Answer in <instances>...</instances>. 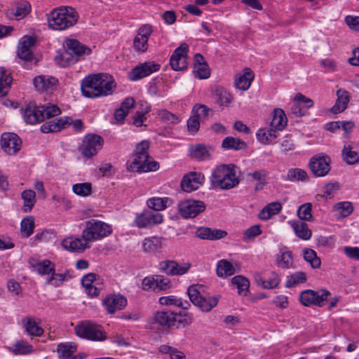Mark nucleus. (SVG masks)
Instances as JSON below:
<instances>
[{
  "label": "nucleus",
  "mask_w": 359,
  "mask_h": 359,
  "mask_svg": "<svg viewBox=\"0 0 359 359\" xmlns=\"http://www.w3.org/2000/svg\"><path fill=\"white\" fill-rule=\"evenodd\" d=\"M330 292L327 290L316 292L312 290H306L300 294L299 300L306 306L316 305L322 306L323 302L327 299Z\"/></svg>",
  "instance_id": "nucleus-8"
},
{
  "label": "nucleus",
  "mask_w": 359,
  "mask_h": 359,
  "mask_svg": "<svg viewBox=\"0 0 359 359\" xmlns=\"http://www.w3.org/2000/svg\"><path fill=\"white\" fill-rule=\"evenodd\" d=\"M254 78V72L250 68L246 67L242 73H238L235 76V86L239 90H247L250 87Z\"/></svg>",
  "instance_id": "nucleus-23"
},
{
  "label": "nucleus",
  "mask_w": 359,
  "mask_h": 359,
  "mask_svg": "<svg viewBox=\"0 0 359 359\" xmlns=\"http://www.w3.org/2000/svg\"><path fill=\"white\" fill-rule=\"evenodd\" d=\"M34 228V219L32 216H27L22 219L20 223V229L26 237L33 233Z\"/></svg>",
  "instance_id": "nucleus-58"
},
{
  "label": "nucleus",
  "mask_w": 359,
  "mask_h": 359,
  "mask_svg": "<svg viewBox=\"0 0 359 359\" xmlns=\"http://www.w3.org/2000/svg\"><path fill=\"white\" fill-rule=\"evenodd\" d=\"M152 33V27L149 25H143L138 28L133 39V48L138 53L147 52L149 48L148 40Z\"/></svg>",
  "instance_id": "nucleus-9"
},
{
  "label": "nucleus",
  "mask_w": 359,
  "mask_h": 359,
  "mask_svg": "<svg viewBox=\"0 0 359 359\" xmlns=\"http://www.w3.org/2000/svg\"><path fill=\"white\" fill-rule=\"evenodd\" d=\"M21 143V140L15 133H7L1 135V148L8 154H15L20 149Z\"/></svg>",
  "instance_id": "nucleus-19"
},
{
  "label": "nucleus",
  "mask_w": 359,
  "mask_h": 359,
  "mask_svg": "<svg viewBox=\"0 0 359 359\" xmlns=\"http://www.w3.org/2000/svg\"><path fill=\"white\" fill-rule=\"evenodd\" d=\"M173 203L171 198L168 197L158 198L154 197L149 198L147 202V206L156 211H161L165 210L168 206Z\"/></svg>",
  "instance_id": "nucleus-37"
},
{
  "label": "nucleus",
  "mask_w": 359,
  "mask_h": 359,
  "mask_svg": "<svg viewBox=\"0 0 359 359\" xmlns=\"http://www.w3.org/2000/svg\"><path fill=\"white\" fill-rule=\"evenodd\" d=\"M216 271L219 277L226 278L234 274L236 270L229 261L221 259L217 262Z\"/></svg>",
  "instance_id": "nucleus-41"
},
{
  "label": "nucleus",
  "mask_w": 359,
  "mask_h": 359,
  "mask_svg": "<svg viewBox=\"0 0 359 359\" xmlns=\"http://www.w3.org/2000/svg\"><path fill=\"white\" fill-rule=\"evenodd\" d=\"M172 287L170 280L162 275H155L154 292H164Z\"/></svg>",
  "instance_id": "nucleus-51"
},
{
  "label": "nucleus",
  "mask_w": 359,
  "mask_h": 359,
  "mask_svg": "<svg viewBox=\"0 0 359 359\" xmlns=\"http://www.w3.org/2000/svg\"><path fill=\"white\" fill-rule=\"evenodd\" d=\"M174 327L177 328L184 327L192 323L193 318L189 313H175Z\"/></svg>",
  "instance_id": "nucleus-57"
},
{
  "label": "nucleus",
  "mask_w": 359,
  "mask_h": 359,
  "mask_svg": "<svg viewBox=\"0 0 359 359\" xmlns=\"http://www.w3.org/2000/svg\"><path fill=\"white\" fill-rule=\"evenodd\" d=\"M334 211L337 212L341 217H346L350 215L353 208L352 203L348 201H343L337 203L333 207Z\"/></svg>",
  "instance_id": "nucleus-53"
},
{
  "label": "nucleus",
  "mask_w": 359,
  "mask_h": 359,
  "mask_svg": "<svg viewBox=\"0 0 359 359\" xmlns=\"http://www.w3.org/2000/svg\"><path fill=\"white\" fill-rule=\"evenodd\" d=\"M163 222V215L159 212L144 211L137 214L133 222V225L140 229L149 228L158 225Z\"/></svg>",
  "instance_id": "nucleus-11"
},
{
  "label": "nucleus",
  "mask_w": 359,
  "mask_h": 359,
  "mask_svg": "<svg viewBox=\"0 0 359 359\" xmlns=\"http://www.w3.org/2000/svg\"><path fill=\"white\" fill-rule=\"evenodd\" d=\"M308 178L306 172L301 168H290L285 180L290 182L306 181Z\"/></svg>",
  "instance_id": "nucleus-47"
},
{
  "label": "nucleus",
  "mask_w": 359,
  "mask_h": 359,
  "mask_svg": "<svg viewBox=\"0 0 359 359\" xmlns=\"http://www.w3.org/2000/svg\"><path fill=\"white\" fill-rule=\"evenodd\" d=\"M163 238L158 236H151L144 238L142 247L147 252H155L162 248Z\"/></svg>",
  "instance_id": "nucleus-38"
},
{
  "label": "nucleus",
  "mask_w": 359,
  "mask_h": 359,
  "mask_svg": "<svg viewBox=\"0 0 359 359\" xmlns=\"http://www.w3.org/2000/svg\"><path fill=\"white\" fill-rule=\"evenodd\" d=\"M190 153L193 158L199 161L207 160L210 158V153L207 147L203 144L190 147Z\"/></svg>",
  "instance_id": "nucleus-48"
},
{
  "label": "nucleus",
  "mask_w": 359,
  "mask_h": 359,
  "mask_svg": "<svg viewBox=\"0 0 359 359\" xmlns=\"http://www.w3.org/2000/svg\"><path fill=\"white\" fill-rule=\"evenodd\" d=\"M225 149L242 150L247 147L246 143L238 138L226 137L222 144Z\"/></svg>",
  "instance_id": "nucleus-42"
},
{
  "label": "nucleus",
  "mask_w": 359,
  "mask_h": 359,
  "mask_svg": "<svg viewBox=\"0 0 359 359\" xmlns=\"http://www.w3.org/2000/svg\"><path fill=\"white\" fill-rule=\"evenodd\" d=\"M278 132L271 126L269 128H261L256 133L257 140L262 144H269L275 142Z\"/></svg>",
  "instance_id": "nucleus-31"
},
{
  "label": "nucleus",
  "mask_w": 359,
  "mask_h": 359,
  "mask_svg": "<svg viewBox=\"0 0 359 359\" xmlns=\"http://www.w3.org/2000/svg\"><path fill=\"white\" fill-rule=\"evenodd\" d=\"M218 304V299L216 297H202L196 306L205 312L210 311Z\"/></svg>",
  "instance_id": "nucleus-50"
},
{
  "label": "nucleus",
  "mask_w": 359,
  "mask_h": 359,
  "mask_svg": "<svg viewBox=\"0 0 359 359\" xmlns=\"http://www.w3.org/2000/svg\"><path fill=\"white\" fill-rule=\"evenodd\" d=\"M340 188L339 183H328L323 187V193L321 195L324 198H332L334 196Z\"/></svg>",
  "instance_id": "nucleus-64"
},
{
  "label": "nucleus",
  "mask_w": 359,
  "mask_h": 359,
  "mask_svg": "<svg viewBox=\"0 0 359 359\" xmlns=\"http://www.w3.org/2000/svg\"><path fill=\"white\" fill-rule=\"evenodd\" d=\"M57 79L51 76L41 75L33 79L34 87L40 92L53 90L57 85Z\"/></svg>",
  "instance_id": "nucleus-24"
},
{
  "label": "nucleus",
  "mask_w": 359,
  "mask_h": 359,
  "mask_svg": "<svg viewBox=\"0 0 359 359\" xmlns=\"http://www.w3.org/2000/svg\"><path fill=\"white\" fill-rule=\"evenodd\" d=\"M31 266L41 276L47 278L55 271V264L49 259L34 260L30 262Z\"/></svg>",
  "instance_id": "nucleus-30"
},
{
  "label": "nucleus",
  "mask_w": 359,
  "mask_h": 359,
  "mask_svg": "<svg viewBox=\"0 0 359 359\" xmlns=\"http://www.w3.org/2000/svg\"><path fill=\"white\" fill-rule=\"evenodd\" d=\"M293 263L292 253L284 252L277 258L276 264L282 269H290Z\"/></svg>",
  "instance_id": "nucleus-60"
},
{
  "label": "nucleus",
  "mask_w": 359,
  "mask_h": 359,
  "mask_svg": "<svg viewBox=\"0 0 359 359\" xmlns=\"http://www.w3.org/2000/svg\"><path fill=\"white\" fill-rule=\"evenodd\" d=\"M210 111L211 109L204 104H196L192 109V114L198 120L202 121L208 116Z\"/></svg>",
  "instance_id": "nucleus-63"
},
{
  "label": "nucleus",
  "mask_w": 359,
  "mask_h": 359,
  "mask_svg": "<svg viewBox=\"0 0 359 359\" xmlns=\"http://www.w3.org/2000/svg\"><path fill=\"white\" fill-rule=\"evenodd\" d=\"M23 118L27 123L35 124L44 121V114L41 113L40 106L29 104L23 111Z\"/></svg>",
  "instance_id": "nucleus-22"
},
{
  "label": "nucleus",
  "mask_w": 359,
  "mask_h": 359,
  "mask_svg": "<svg viewBox=\"0 0 359 359\" xmlns=\"http://www.w3.org/2000/svg\"><path fill=\"white\" fill-rule=\"evenodd\" d=\"M81 92L84 97L88 98L98 97V74L89 75L82 80Z\"/></svg>",
  "instance_id": "nucleus-17"
},
{
  "label": "nucleus",
  "mask_w": 359,
  "mask_h": 359,
  "mask_svg": "<svg viewBox=\"0 0 359 359\" xmlns=\"http://www.w3.org/2000/svg\"><path fill=\"white\" fill-rule=\"evenodd\" d=\"M27 333L32 337H40L43 334V329L40 326L41 320L34 317H27L22 320Z\"/></svg>",
  "instance_id": "nucleus-25"
},
{
  "label": "nucleus",
  "mask_w": 359,
  "mask_h": 359,
  "mask_svg": "<svg viewBox=\"0 0 359 359\" xmlns=\"http://www.w3.org/2000/svg\"><path fill=\"white\" fill-rule=\"evenodd\" d=\"M12 351L15 355H25L33 352V348L27 341L21 340L13 345Z\"/></svg>",
  "instance_id": "nucleus-55"
},
{
  "label": "nucleus",
  "mask_w": 359,
  "mask_h": 359,
  "mask_svg": "<svg viewBox=\"0 0 359 359\" xmlns=\"http://www.w3.org/2000/svg\"><path fill=\"white\" fill-rule=\"evenodd\" d=\"M61 245L64 249L71 252L81 253L87 248H90V245L85 238H81L71 236L62 240Z\"/></svg>",
  "instance_id": "nucleus-16"
},
{
  "label": "nucleus",
  "mask_w": 359,
  "mask_h": 359,
  "mask_svg": "<svg viewBox=\"0 0 359 359\" xmlns=\"http://www.w3.org/2000/svg\"><path fill=\"white\" fill-rule=\"evenodd\" d=\"M210 181L214 189L222 190L232 189L239 183L235 172L227 165L216 167L211 174Z\"/></svg>",
  "instance_id": "nucleus-3"
},
{
  "label": "nucleus",
  "mask_w": 359,
  "mask_h": 359,
  "mask_svg": "<svg viewBox=\"0 0 359 359\" xmlns=\"http://www.w3.org/2000/svg\"><path fill=\"white\" fill-rule=\"evenodd\" d=\"M231 284L236 287L241 295L245 296L248 292L250 282L243 276H236L231 279Z\"/></svg>",
  "instance_id": "nucleus-43"
},
{
  "label": "nucleus",
  "mask_w": 359,
  "mask_h": 359,
  "mask_svg": "<svg viewBox=\"0 0 359 359\" xmlns=\"http://www.w3.org/2000/svg\"><path fill=\"white\" fill-rule=\"evenodd\" d=\"M195 63L193 73L198 79H206L210 77V72L208 65L203 62V56L197 53L195 55Z\"/></svg>",
  "instance_id": "nucleus-29"
},
{
  "label": "nucleus",
  "mask_w": 359,
  "mask_h": 359,
  "mask_svg": "<svg viewBox=\"0 0 359 359\" xmlns=\"http://www.w3.org/2000/svg\"><path fill=\"white\" fill-rule=\"evenodd\" d=\"M98 97L111 95L116 88V83L114 78L107 74H98Z\"/></svg>",
  "instance_id": "nucleus-21"
},
{
  "label": "nucleus",
  "mask_w": 359,
  "mask_h": 359,
  "mask_svg": "<svg viewBox=\"0 0 359 359\" xmlns=\"http://www.w3.org/2000/svg\"><path fill=\"white\" fill-rule=\"evenodd\" d=\"M78 19L77 12L72 7L60 6L47 14L48 26L53 30H65L74 26Z\"/></svg>",
  "instance_id": "nucleus-1"
},
{
  "label": "nucleus",
  "mask_w": 359,
  "mask_h": 359,
  "mask_svg": "<svg viewBox=\"0 0 359 359\" xmlns=\"http://www.w3.org/2000/svg\"><path fill=\"white\" fill-rule=\"evenodd\" d=\"M72 191L77 196L86 197L92 193V184L89 182L77 183L72 186Z\"/></svg>",
  "instance_id": "nucleus-54"
},
{
  "label": "nucleus",
  "mask_w": 359,
  "mask_h": 359,
  "mask_svg": "<svg viewBox=\"0 0 359 359\" xmlns=\"http://www.w3.org/2000/svg\"><path fill=\"white\" fill-rule=\"evenodd\" d=\"M187 53L188 45L186 43L175 50L170 59V65L173 70L182 71L187 67Z\"/></svg>",
  "instance_id": "nucleus-13"
},
{
  "label": "nucleus",
  "mask_w": 359,
  "mask_h": 359,
  "mask_svg": "<svg viewBox=\"0 0 359 359\" xmlns=\"http://www.w3.org/2000/svg\"><path fill=\"white\" fill-rule=\"evenodd\" d=\"M303 255L305 261L309 263L312 268L318 269L320 266V259L317 256L316 252L313 250L304 248L303 250Z\"/></svg>",
  "instance_id": "nucleus-49"
},
{
  "label": "nucleus",
  "mask_w": 359,
  "mask_h": 359,
  "mask_svg": "<svg viewBox=\"0 0 359 359\" xmlns=\"http://www.w3.org/2000/svg\"><path fill=\"white\" fill-rule=\"evenodd\" d=\"M76 351L77 346L72 342L61 343L57 348L59 357L62 359H83L81 355H74Z\"/></svg>",
  "instance_id": "nucleus-26"
},
{
  "label": "nucleus",
  "mask_w": 359,
  "mask_h": 359,
  "mask_svg": "<svg viewBox=\"0 0 359 359\" xmlns=\"http://www.w3.org/2000/svg\"><path fill=\"white\" fill-rule=\"evenodd\" d=\"M205 205L203 202L194 200H186L178 204V210L183 218H194L203 212Z\"/></svg>",
  "instance_id": "nucleus-10"
},
{
  "label": "nucleus",
  "mask_w": 359,
  "mask_h": 359,
  "mask_svg": "<svg viewBox=\"0 0 359 359\" xmlns=\"http://www.w3.org/2000/svg\"><path fill=\"white\" fill-rule=\"evenodd\" d=\"M337 100L332 108V111L338 114L344 111L348 106L350 101L349 93L347 90L340 88L336 93Z\"/></svg>",
  "instance_id": "nucleus-32"
},
{
  "label": "nucleus",
  "mask_w": 359,
  "mask_h": 359,
  "mask_svg": "<svg viewBox=\"0 0 359 359\" xmlns=\"http://www.w3.org/2000/svg\"><path fill=\"white\" fill-rule=\"evenodd\" d=\"M158 303L161 305H172L183 309H187L186 305H189L187 302H184L182 299L174 295L161 297L158 299Z\"/></svg>",
  "instance_id": "nucleus-45"
},
{
  "label": "nucleus",
  "mask_w": 359,
  "mask_h": 359,
  "mask_svg": "<svg viewBox=\"0 0 359 359\" xmlns=\"http://www.w3.org/2000/svg\"><path fill=\"white\" fill-rule=\"evenodd\" d=\"M103 139L97 135H86L80 147L81 154L85 158H91L95 156L103 145Z\"/></svg>",
  "instance_id": "nucleus-7"
},
{
  "label": "nucleus",
  "mask_w": 359,
  "mask_h": 359,
  "mask_svg": "<svg viewBox=\"0 0 359 359\" xmlns=\"http://www.w3.org/2000/svg\"><path fill=\"white\" fill-rule=\"evenodd\" d=\"M287 118L282 109L276 108L273 111V118L270 126L278 132L283 130L287 126Z\"/></svg>",
  "instance_id": "nucleus-36"
},
{
  "label": "nucleus",
  "mask_w": 359,
  "mask_h": 359,
  "mask_svg": "<svg viewBox=\"0 0 359 359\" xmlns=\"http://www.w3.org/2000/svg\"><path fill=\"white\" fill-rule=\"evenodd\" d=\"M64 48L60 57L56 58L57 62L63 67L74 64L80 57L88 55L92 52L89 47L73 39H67Z\"/></svg>",
  "instance_id": "nucleus-2"
},
{
  "label": "nucleus",
  "mask_w": 359,
  "mask_h": 359,
  "mask_svg": "<svg viewBox=\"0 0 359 359\" xmlns=\"http://www.w3.org/2000/svg\"><path fill=\"white\" fill-rule=\"evenodd\" d=\"M341 153L343 158L346 163L353 165L359 162V153L353 150L351 145H344Z\"/></svg>",
  "instance_id": "nucleus-46"
},
{
  "label": "nucleus",
  "mask_w": 359,
  "mask_h": 359,
  "mask_svg": "<svg viewBox=\"0 0 359 359\" xmlns=\"http://www.w3.org/2000/svg\"><path fill=\"white\" fill-rule=\"evenodd\" d=\"M31 11V5L27 1L17 2L8 10L10 14L15 17L17 20H21L27 16Z\"/></svg>",
  "instance_id": "nucleus-35"
},
{
  "label": "nucleus",
  "mask_w": 359,
  "mask_h": 359,
  "mask_svg": "<svg viewBox=\"0 0 359 359\" xmlns=\"http://www.w3.org/2000/svg\"><path fill=\"white\" fill-rule=\"evenodd\" d=\"M41 111L42 114H44V119L46 118H50L54 116H58L60 114L61 111L60 109L53 104H46L40 106Z\"/></svg>",
  "instance_id": "nucleus-59"
},
{
  "label": "nucleus",
  "mask_w": 359,
  "mask_h": 359,
  "mask_svg": "<svg viewBox=\"0 0 359 359\" xmlns=\"http://www.w3.org/2000/svg\"><path fill=\"white\" fill-rule=\"evenodd\" d=\"M67 277L66 273H56L55 271L46 278V284L59 287L67 280Z\"/></svg>",
  "instance_id": "nucleus-61"
},
{
  "label": "nucleus",
  "mask_w": 359,
  "mask_h": 359,
  "mask_svg": "<svg viewBox=\"0 0 359 359\" xmlns=\"http://www.w3.org/2000/svg\"><path fill=\"white\" fill-rule=\"evenodd\" d=\"M175 313L170 311H157L154 316V323L163 329L174 327Z\"/></svg>",
  "instance_id": "nucleus-27"
},
{
  "label": "nucleus",
  "mask_w": 359,
  "mask_h": 359,
  "mask_svg": "<svg viewBox=\"0 0 359 359\" xmlns=\"http://www.w3.org/2000/svg\"><path fill=\"white\" fill-rule=\"evenodd\" d=\"M112 226L102 221L90 219L86 222L85 228L82 231V238H85L89 244L100 241L112 233Z\"/></svg>",
  "instance_id": "nucleus-4"
},
{
  "label": "nucleus",
  "mask_w": 359,
  "mask_h": 359,
  "mask_svg": "<svg viewBox=\"0 0 359 359\" xmlns=\"http://www.w3.org/2000/svg\"><path fill=\"white\" fill-rule=\"evenodd\" d=\"M158 116L165 123L177 124L180 120L177 116L166 109H161L158 111Z\"/></svg>",
  "instance_id": "nucleus-62"
},
{
  "label": "nucleus",
  "mask_w": 359,
  "mask_h": 359,
  "mask_svg": "<svg viewBox=\"0 0 359 359\" xmlns=\"http://www.w3.org/2000/svg\"><path fill=\"white\" fill-rule=\"evenodd\" d=\"M140 158L135 154L133 159L127 162V169L132 172H142L156 171L159 168V165L156 161Z\"/></svg>",
  "instance_id": "nucleus-12"
},
{
  "label": "nucleus",
  "mask_w": 359,
  "mask_h": 359,
  "mask_svg": "<svg viewBox=\"0 0 359 359\" xmlns=\"http://www.w3.org/2000/svg\"><path fill=\"white\" fill-rule=\"evenodd\" d=\"M203 181L204 175L201 172H192L184 176L181 187L186 192H191L198 189Z\"/></svg>",
  "instance_id": "nucleus-20"
},
{
  "label": "nucleus",
  "mask_w": 359,
  "mask_h": 359,
  "mask_svg": "<svg viewBox=\"0 0 359 359\" xmlns=\"http://www.w3.org/2000/svg\"><path fill=\"white\" fill-rule=\"evenodd\" d=\"M288 224L293 229L295 235L302 240H309L312 236V231L305 222L298 220H291Z\"/></svg>",
  "instance_id": "nucleus-33"
},
{
  "label": "nucleus",
  "mask_w": 359,
  "mask_h": 359,
  "mask_svg": "<svg viewBox=\"0 0 359 359\" xmlns=\"http://www.w3.org/2000/svg\"><path fill=\"white\" fill-rule=\"evenodd\" d=\"M102 304L107 311L112 314L126 306L127 299L120 294H109L102 300Z\"/></svg>",
  "instance_id": "nucleus-18"
},
{
  "label": "nucleus",
  "mask_w": 359,
  "mask_h": 359,
  "mask_svg": "<svg viewBox=\"0 0 359 359\" xmlns=\"http://www.w3.org/2000/svg\"><path fill=\"white\" fill-rule=\"evenodd\" d=\"M306 280V275L304 272L297 271L287 277L285 286L287 288L292 287L299 283H303Z\"/></svg>",
  "instance_id": "nucleus-52"
},
{
  "label": "nucleus",
  "mask_w": 359,
  "mask_h": 359,
  "mask_svg": "<svg viewBox=\"0 0 359 359\" xmlns=\"http://www.w3.org/2000/svg\"><path fill=\"white\" fill-rule=\"evenodd\" d=\"M34 39L31 36L22 37L18 45V55L24 60H30L32 58L31 46L34 44Z\"/></svg>",
  "instance_id": "nucleus-28"
},
{
  "label": "nucleus",
  "mask_w": 359,
  "mask_h": 359,
  "mask_svg": "<svg viewBox=\"0 0 359 359\" xmlns=\"http://www.w3.org/2000/svg\"><path fill=\"white\" fill-rule=\"evenodd\" d=\"M160 65L151 62H147L134 67L129 73L130 80L135 81L149 76L158 71Z\"/></svg>",
  "instance_id": "nucleus-14"
},
{
  "label": "nucleus",
  "mask_w": 359,
  "mask_h": 359,
  "mask_svg": "<svg viewBox=\"0 0 359 359\" xmlns=\"http://www.w3.org/2000/svg\"><path fill=\"white\" fill-rule=\"evenodd\" d=\"M12 77L11 74L3 67H0V97L7 95L11 88Z\"/></svg>",
  "instance_id": "nucleus-40"
},
{
  "label": "nucleus",
  "mask_w": 359,
  "mask_h": 359,
  "mask_svg": "<svg viewBox=\"0 0 359 359\" xmlns=\"http://www.w3.org/2000/svg\"><path fill=\"white\" fill-rule=\"evenodd\" d=\"M21 197L24 201L23 210L25 212L30 211L36 203V194L32 189L25 190L21 194Z\"/></svg>",
  "instance_id": "nucleus-44"
},
{
  "label": "nucleus",
  "mask_w": 359,
  "mask_h": 359,
  "mask_svg": "<svg viewBox=\"0 0 359 359\" xmlns=\"http://www.w3.org/2000/svg\"><path fill=\"white\" fill-rule=\"evenodd\" d=\"M282 209L279 202H273L264 207L259 212V217L262 220H268L271 216L278 214Z\"/></svg>",
  "instance_id": "nucleus-39"
},
{
  "label": "nucleus",
  "mask_w": 359,
  "mask_h": 359,
  "mask_svg": "<svg viewBox=\"0 0 359 359\" xmlns=\"http://www.w3.org/2000/svg\"><path fill=\"white\" fill-rule=\"evenodd\" d=\"M312 205L310 203L300 205L297 210V215L302 220L311 222L313 217L312 215Z\"/></svg>",
  "instance_id": "nucleus-56"
},
{
  "label": "nucleus",
  "mask_w": 359,
  "mask_h": 359,
  "mask_svg": "<svg viewBox=\"0 0 359 359\" xmlns=\"http://www.w3.org/2000/svg\"><path fill=\"white\" fill-rule=\"evenodd\" d=\"M310 169L316 177H324L330 170V158L327 156L312 157L309 162Z\"/></svg>",
  "instance_id": "nucleus-15"
},
{
  "label": "nucleus",
  "mask_w": 359,
  "mask_h": 359,
  "mask_svg": "<svg viewBox=\"0 0 359 359\" xmlns=\"http://www.w3.org/2000/svg\"><path fill=\"white\" fill-rule=\"evenodd\" d=\"M74 331L78 337L91 341H104L107 339L106 333L101 327L88 320L79 323L74 327Z\"/></svg>",
  "instance_id": "nucleus-5"
},
{
  "label": "nucleus",
  "mask_w": 359,
  "mask_h": 359,
  "mask_svg": "<svg viewBox=\"0 0 359 359\" xmlns=\"http://www.w3.org/2000/svg\"><path fill=\"white\" fill-rule=\"evenodd\" d=\"M72 120L68 117L60 118L57 121L44 123L41 126V130L44 133H56L71 124Z\"/></svg>",
  "instance_id": "nucleus-34"
},
{
  "label": "nucleus",
  "mask_w": 359,
  "mask_h": 359,
  "mask_svg": "<svg viewBox=\"0 0 359 359\" xmlns=\"http://www.w3.org/2000/svg\"><path fill=\"white\" fill-rule=\"evenodd\" d=\"M191 267L190 262L178 263L175 260L167 259L159 262V270L170 276H181L189 272Z\"/></svg>",
  "instance_id": "nucleus-6"
}]
</instances>
